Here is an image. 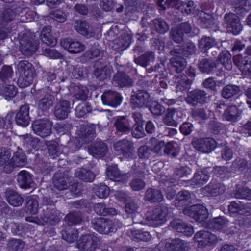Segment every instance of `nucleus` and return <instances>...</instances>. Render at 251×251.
Returning a JSON list of instances; mask_svg holds the SVG:
<instances>
[{
    "label": "nucleus",
    "mask_w": 251,
    "mask_h": 251,
    "mask_svg": "<svg viewBox=\"0 0 251 251\" xmlns=\"http://www.w3.org/2000/svg\"><path fill=\"white\" fill-rule=\"evenodd\" d=\"M170 226L176 232L182 233L187 236H191L194 233L192 226L180 219L173 220L170 223Z\"/></svg>",
    "instance_id": "24"
},
{
    "label": "nucleus",
    "mask_w": 251,
    "mask_h": 251,
    "mask_svg": "<svg viewBox=\"0 0 251 251\" xmlns=\"http://www.w3.org/2000/svg\"><path fill=\"white\" fill-rule=\"evenodd\" d=\"M233 61L243 74H251V57L244 53L238 54L233 56Z\"/></svg>",
    "instance_id": "16"
},
{
    "label": "nucleus",
    "mask_w": 251,
    "mask_h": 251,
    "mask_svg": "<svg viewBox=\"0 0 251 251\" xmlns=\"http://www.w3.org/2000/svg\"><path fill=\"white\" fill-rule=\"evenodd\" d=\"M83 219V215L82 211L74 210L67 214L64 219L68 225L73 226L80 224Z\"/></svg>",
    "instance_id": "44"
},
{
    "label": "nucleus",
    "mask_w": 251,
    "mask_h": 251,
    "mask_svg": "<svg viewBox=\"0 0 251 251\" xmlns=\"http://www.w3.org/2000/svg\"><path fill=\"white\" fill-rule=\"evenodd\" d=\"M114 150L122 154L125 158L131 159L135 153L133 143L126 139L115 142L113 145Z\"/></svg>",
    "instance_id": "12"
},
{
    "label": "nucleus",
    "mask_w": 251,
    "mask_h": 251,
    "mask_svg": "<svg viewBox=\"0 0 251 251\" xmlns=\"http://www.w3.org/2000/svg\"><path fill=\"white\" fill-rule=\"evenodd\" d=\"M52 183L54 188L59 191L66 189L68 187V180L63 173L56 172L52 177Z\"/></svg>",
    "instance_id": "38"
},
{
    "label": "nucleus",
    "mask_w": 251,
    "mask_h": 251,
    "mask_svg": "<svg viewBox=\"0 0 251 251\" xmlns=\"http://www.w3.org/2000/svg\"><path fill=\"white\" fill-rule=\"evenodd\" d=\"M233 197L236 199L251 200V190L247 187H237L233 193Z\"/></svg>",
    "instance_id": "54"
},
{
    "label": "nucleus",
    "mask_w": 251,
    "mask_h": 251,
    "mask_svg": "<svg viewBox=\"0 0 251 251\" xmlns=\"http://www.w3.org/2000/svg\"><path fill=\"white\" fill-rule=\"evenodd\" d=\"M228 220L223 216L215 217L208 223L210 228L215 230H220L226 226Z\"/></svg>",
    "instance_id": "50"
},
{
    "label": "nucleus",
    "mask_w": 251,
    "mask_h": 251,
    "mask_svg": "<svg viewBox=\"0 0 251 251\" xmlns=\"http://www.w3.org/2000/svg\"><path fill=\"white\" fill-rule=\"evenodd\" d=\"M131 120L127 116H118L114 120V126L116 131L123 134H128L131 131Z\"/></svg>",
    "instance_id": "23"
},
{
    "label": "nucleus",
    "mask_w": 251,
    "mask_h": 251,
    "mask_svg": "<svg viewBox=\"0 0 251 251\" xmlns=\"http://www.w3.org/2000/svg\"><path fill=\"white\" fill-rule=\"evenodd\" d=\"M72 109L71 102L66 100H60L54 107V115L59 120L66 119Z\"/></svg>",
    "instance_id": "17"
},
{
    "label": "nucleus",
    "mask_w": 251,
    "mask_h": 251,
    "mask_svg": "<svg viewBox=\"0 0 251 251\" xmlns=\"http://www.w3.org/2000/svg\"><path fill=\"white\" fill-rule=\"evenodd\" d=\"M191 195L188 191L183 190L179 192L174 201L175 205L177 207H181L188 205L191 203Z\"/></svg>",
    "instance_id": "35"
},
{
    "label": "nucleus",
    "mask_w": 251,
    "mask_h": 251,
    "mask_svg": "<svg viewBox=\"0 0 251 251\" xmlns=\"http://www.w3.org/2000/svg\"><path fill=\"white\" fill-rule=\"evenodd\" d=\"M42 201L40 208L42 212L47 211L49 209L55 208V202L51 199L47 194L42 193L41 196H38Z\"/></svg>",
    "instance_id": "53"
},
{
    "label": "nucleus",
    "mask_w": 251,
    "mask_h": 251,
    "mask_svg": "<svg viewBox=\"0 0 251 251\" xmlns=\"http://www.w3.org/2000/svg\"><path fill=\"white\" fill-rule=\"evenodd\" d=\"M74 27L79 33L87 38H90L95 36L93 28L86 21H75L74 24Z\"/></svg>",
    "instance_id": "27"
},
{
    "label": "nucleus",
    "mask_w": 251,
    "mask_h": 251,
    "mask_svg": "<svg viewBox=\"0 0 251 251\" xmlns=\"http://www.w3.org/2000/svg\"><path fill=\"white\" fill-rule=\"evenodd\" d=\"M71 208L75 209H85L86 211L89 212L91 210V204L86 199H80L70 203Z\"/></svg>",
    "instance_id": "61"
},
{
    "label": "nucleus",
    "mask_w": 251,
    "mask_h": 251,
    "mask_svg": "<svg viewBox=\"0 0 251 251\" xmlns=\"http://www.w3.org/2000/svg\"><path fill=\"white\" fill-rule=\"evenodd\" d=\"M50 31V26L44 27L41 32L40 39L47 45L53 47L56 44L57 40L51 35Z\"/></svg>",
    "instance_id": "46"
},
{
    "label": "nucleus",
    "mask_w": 251,
    "mask_h": 251,
    "mask_svg": "<svg viewBox=\"0 0 251 251\" xmlns=\"http://www.w3.org/2000/svg\"><path fill=\"white\" fill-rule=\"evenodd\" d=\"M52 122L47 118L36 120L32 125L34 132L43 138L47 137L52 133Z\"/></svg>",
    "instance_id": "7"
},
{
    "label": "nucleus",
    "mask_w": 251,
    "mask_h": 251,
    "mask_svg": "<svg viewBox=\"0 0 251 251\" xmlns=\"http://www.w3.org/2000/svg\"><path fill=\"white\" fill-rule=\"evenodd\" d=\"M27 162V159L25 153L22 149L18 147L8 163L4 166L3 171L6 173H10L14 168L24 166Z\"/></svg>",
    "instance_id": "6"
},
{
    "label": "nucleus",
    "mask_w": 251,
    "mask_h": 251,
    "mask_svg": "<svg viewBox=\"0 0 251 251\" xmlns=\"http://www.w3.org/2000/svg\"><path fill=\"white\" fill-rule=\"evenodd\" d=\"M54 101L55 98L53 95L46 94L37 103L38 115L42 116L48 115L49 110L53 106Z\"/></svg>",
    "instance_id": "20"
},
{
    "label": "nucleus",
    "mask_w": 251,
    "mask_h": 251,
    "mask_svg": "<svg viewBox=\"0 0 251 251\" xmlns=\"http://www.w3.org/2000/svg\"><path fill=\"white\" fill-rule=\"evenodd\" d=\"M165 247L167 251H186L188 250L187 243L179 238L167 242Z\"/></svg>",
    "instance_id": "36"
},
{
    "label": "nucleus",
    "mask_w": 251,
    "mask_h": 251,
    "mask_svg": "<svg viewBox=\"0 0 251 251\" xmlns=\"http://www.w3.org/2000/svg\"><path fill=\"white\" fill-rule=\"evenodd\" d=\"M209 177L207 172L199 171L195 173L191 181L194 185L200 186L206 183L209 180Z\"/></svg>",
    "instance_id": "51"
},
{
    "label": "nucleus",
    "mask_w": 251,
    "mask_h": 251,
    "mask_svg": "<svg viewBox=\"0 0 251 251\" xmlns=\"http://www.w3.org/2000/svg\"><path fill=\"white\" fill-rule=\"evenodd\" d=\"M231 58V55L228 52L224 51L220 53L215 60L217 61V66L220 62L226 69L230 70L232 68Z\"/></svg>",
    "instance_id": "52"
},
{
    "label": "nucleus",
    "mask_w": 251,
    "mask_h": 251,
    "mask_svg": "<svg viewBox=\"0 0 251 251\" xmlns=\"http://www.w3.org/2000/svg\"><path fill=\"white\" fill-rule=\"evenodd\" d=\"M75 176L87 182H93L95 178V175L92 171L83 168L77 169L75 172Z\"/></svg>",
    "instance_id": "42"
},
{
    "label": "nucleus",
    "mask_w": 251,
    "mask_h": 251,
    "mask_svg": "<svg viewBox=\"0 0 251 251\" xmlns=\"http://www.w3.org/2000/svg\"><path fill=\"white\" fill-rule=\"evenodd\" d=\"M191 115L193 118H198L202 120H206L210 117V111L207 108H204L193 109Z\"/></svg>",
    "instance_id": "60"
},
{
    "label": "nucleus",
    "mask_w": 251,
    "mask_h": 251,
    "mask_svg": "<svg viewBox=\"0 0 251 251\" xmlns=\"http://www.w3.org/2000/svg\"><path fill=\"white\" fill-rule=\"evenodd\" d=\"M20 50L22 53L27 56L32 55L38 47L37 41L27 34H23L19 39Z\"/></svg>",
    "instance_id": "8"
},
{
    "label": "nucleus",
    "mask_w": 251,
    "mask_h": 251,
    "mask_svg": "<svg viewBox=\"0 0 251 251\" xmlns=\"http://www.w3.org/2000/svg\"><path fill=\"white\" fill-rule=\"evenodd\" d=\"M239 116L240 113L237 107L233 105L227 107L223 114L224 119L231 122L237 121Z\"/></svg>",
    "instance_id": "47"
},
{
    "label": "nucleus",
    "mask_w": 251,
    "mask_h": 251,
    "mask_svg": "<svg viewBox=\"0 0 251 251\" xmlns=\"http://www.w3.org/2000/svg\"><path fill=\"white\" fill-rule=\"evenodd\" d=\"M131 40V36L128 34H122L120 38L115 41V44L117 45L116 48L121 50H125L130 45Z\"/></svg>",
    "instance_id": "55"
},
{
    "label": "nucleus",
    "mask_w": 251,
    "mask_h": 251,
    "mask_svg": "<svg viewBox=\"0 0 251 251\" xmlns=\"http://www.w3.org/2000/svg\"><path fill=\"white\" fill-rule=\"evenodd\" d=\"M152 29L158 34H165L170 29L169 24L162 18H156L152 21Z\"/></svg>",
    "instance_id": "41"
},
{
    "label": "nucleus",
    "mask_w": 251,
    "mask_h": 251,
    "mask_svg": "<svg viewBox=\"0 0 251 251\" xmlns=\"http://www.w3.org/2000/svg\"><path fill=\"white\" fill-rule=\"evenodd\" d=\"M183 213L198 222L204 221L208 218L207 209L201 205H193L184 208Z\"/></svg>",
    "instance_id": "13"
},
{
    "label": "nucleus",
    "mask_w": 251,
    "mask_h": 251,
    "mask_svg": "<svg viewBox=\"0 0 251 251\" xmlns=\"http://www.w3.org/2000/svg\"><path fill=\"white\" fill-rule=\"evenodd\" d=\"M99 245L98 238L89 234L81 236L76 243L77 247L83 251H95Z\"/></svg>",
    "instance_id": "10"
},
{
    "label": "nucleus",
    "mask_w": 251,
    "mask_h": 251,
    "mask_svg": "<svg viewBox=\"0 0 251 251\" xmlns=\"http://www.w3.org/2000/svg\"><path fill=\"white\" fill-rule=\"evenodd\" d=\"M192 144L195 149L205 153L211 152L217 145L215 140L210 138H194Z\"/></svg>",
    "instance_id": "11"
},
{
    "label": "nucleus",
    "mask_w": 251,
    "mask_h": 251,
    "mask_svg": "<svg viewBox=\"0 0 251 251\" xmlns=\"http://www.w3.org/2000/svg\"><path fill=\"white\" fill-rule=\"evenodd\" d=\"M205 190L213 196L222 194L225 191V186L220 183L213 181L204 187Z\"/></svg>",
    "instance_id": "45"
},
{
    "label": "nucleus",
    "mask_w": 251,
    "mask_h": 251,
    "mask_svg": "<svg viewBox=\"0 0 251 251\" xmlns=\"http://www.w3.org/2000/svg\"><path fill=\"white\" fill-rule=\"evenodd\" d=\"M40 218L43 222L52 225H55L60 221V218L55 208L42 212L40 213Z\"/></svg>",
    "instance_id": "32"
},
{
    "label": "nucleus",
    "mask_w": 251,
    "mask_h": 251,
    "mask_svg": "<svg viewBox=\"0 0 251 251\" xmlns=\"http://www.w3.org/2000/svg\"><path fill=\"white\" fill-rule=\"evenodd\" d=\"M101 99L103 104L117 107L122 103L123 97L120 93L109 90L103 93Z\"/></svg>",
    "instance_id": "18"
},
{
    "label": "nucleus",
    "mask_w": 251,
    "mask_h": 251,
    "mask_svg": "<svg viewBox=\"0 0 251 251\" xmlns=\"http://www.w3.org/2000/svg\"><path fill=\"white\" fill-rule=\"evenodd\" d=\"M94 75L99 81H104L110 78L111 74L110 67L101 62L97 61L94 65Z\"/></svg>",
    "instance_id": "22"
},
{
    "label": "nucleus",
    "mask_w": 251,
    "mask_h": 251,
    "mask_svg": "<svg viewBox=\"0 0 251 251\" xmlns=\"http://www.w3.org/2000/svg\"><path fill=\"white\" fill-rule=\"evenodd\" d=\"M92 110V107L88 103H82L76 106L75 113L77 117L81 118L91 112Z\"/></svg>",
    "instance_id": "58"
},
{
    "label": "nucleus",
    "mask_w": 251,
    "mask_h": 251,
    "mask_svg": "<svg viewBox=\"0 0 251 251\" xmlns=\"http://www.w3.org/2000/svg\"><path fill=\"white\" fill-rule=\"evenodd\" d=\"M19 74L17 84L21 88L29 86L36 76V71L33 65L26 60L20 61L17 65Z\"/></svg>",
    "instance_id": "1"
},
{
    "label": "nucleus",
    "mask_w": 251,
    "mask_h": 251,
    "mask_svg": "<svg viewBox=\"0 0 251 251\" xmlns=\"http://www.w3.org/2000/svg\"><path fill=\"white\" fill-rule=\"evenodd\" d=\"M194 239L198 243V246L201 248L215 244L218 240L216 235L205 230L197 232L194 237Z\"/></svg>",
    "instance_id": "15"
},
{
    "label": "nucleus",
    "mask_w": 251,
    "mask_h": 251,
    "mask_svg": "<svg viewBox=\"0 0 251 251\" xmlns=\"http://www.w3.org/2000/svg\"><path fill=\"white\" fill-rule=\"evenodd\" d=\"M218 43L216 39L210 36H204L199 40L198 46L200 51L207 56L215 57L219 52Z\"/></svg>",
    "instance_id": "4"
},
{
    "label": "nucleus",
    "mask_w": 251,
    "mask_h": 251,
    "mask_svg": "<svg viewBox=\"0 0 251 251\" xmlns=\"http://www.w3.org/2000/svg\"><path fill=\"white\" fill-rule=\"evenodd\" d=\"M154 60V52L151 51L146 52L138 57H135L134 61L137 65L146 68L147 66H149L151 62H153Z\"/></svg>",
    "instance_id": "39"
},
{
    "label": "nucleus",
    "mask_w": 251,
    "mask_h": 251,
    "mask_svg": "<svg viewBox=\"0 0 251 251\" xmlns=\"http://www.w3.org/2000/svg\"><path fill=\"white\" fill-rule=\"evenodd\" d=\"M5 197L8 203L15 207L21 206L24 202L23 198L16 191L12 189L6 190Z\"/></svg>",
    "instance_id": "37"
},
{
    "label": "nucleus",
    "mask_w": 251,
    "mask_h": 251,
    "mask_svg": "<svg viewBox=\"0 0 251 251\" xmlns=\"http://www.w3.org/2000/svg\"><path fill=\"white\" fill-rule=\"evenodd\" d=\"M144 199L150 202L156 203L162 201L164 197L160 190L150 188L145 192Z\"/></svg>",
    "instance_id": "34"
},
{
    "label": "nucleus",
    "mask_w": 251,
    "mask_h": 251,
    "mask_svg": "<svg viewBox=\"0 0 251 251\" xmlns=\"http://www.w3.org/2000/svg\"><path fill=\"white\" fill-rule=\"evenodd\" d=\"M93 210L97 215L102 216L115 215L117 213L115 208L109 207L104 203H95L93 206Z\"/></svg>",
    "instance_id": "40"
},
{
    "label": "nucleus",
    "mask_w": 251,
    "mask_h": 251,
    "mask_svg": "<svg viewBox=\"0 0 251 251\" xmlns=\"http://www.w3.org/2000/svg\"><path fill=\"white\" fill-rule=\"evenodd\" d=\"M150 94L144 90H133L131 95L130 103L134 108H141L148 105Z\"/></svg>",
    "instance_id": "14"
},
{
    "label": "nucleus",
    "mask_w": 251,
    "mask_h": 251,
    "mask_svg": "<svg viewBox=\"0 0 251 251\" xmlns=\"http://www.w3.org/2000/svg\"><path fill=\"white\" fill-rule=\"evenodd\" d=\"M208 98V94L206 91L196 89L188 93L185 100L187 104L196 107L199 104H204L207 103Z\"/></svg>",
    "instance_id": "9"
},
{
    "label": "nucleus",
    "mask_w": 251,
    "mask_h": 251,
    "mask_svg": "<svg viewBox=\"0 0 251 251\" xmlns=\"http://www.w3.org/2000/svg\"><path fill=\"white\" fill-rule=\"evenodd\" d=\"M107 145L102 141L94 143L88 147V151L95 158H101L105 156L108 151Z\"/></svg>",
    "instance_id": "28"
},
{
    "label": "nucleus",
    "mask_w": 251,
    "mask_h": 251,
    "mask_svg": "<svg viewBox=\"0 0 251 251\" xmlns=\"http://www.w3.org/2000/svg\"><path fill=\"white\" fill-rule=\"evenodd\" d=\"M212 56L208 58L199 59L197 64L199 71L202 74L209 75L212 74L217 68V61L213 59Z\"/></svg>",
    "instance_id": "21"
},
{
    "label": "nucleus",
    "mask_w": 251,
    "mask_h": 251,
    "mask_svg": "<svg viewBox=\"0 0 251 251\" xmlns=\"http://www.w3.org/2000/svg\"><path fill=\"white\" fill-rule=\"evenodd\" d=\"M17 181L19 186L23 189H27L31 187L33 183L32 176L25 170L19 172L17 176Z\"/></svg>",
    "instance_id": "31"
},
{
    "label": "nucleus",
    "mask_w": 251,
    "mask_h": 251,
    "mask_svg": "<svg viewBox=\"0 0 251 251\" xmlns=\"http://www.w3.org/2000/svg\"><path fill=\"white\" fill-rule=\"evenodd\" d=\"M39 207L38 202L34 197H31L27 201L25 210L26 213L35 214L38 211Z\"/></svg>",
    "instance_id": "64"
},
{
    "label": "nucleus",
    "mask_w": 251,
    "mask_h": 251,
    "mask_svg": "<svg viewBox=\"0 0 251 251\" xmlns=\"http://www.w3.org/2000/svg\"><path fill=\"white\" fill-rule=\"evenodd\" d=\"M61 46L71 53H78L84 50V45L78 41L67 38L61 41Z\"/></svg>",
    "instance_id": "29"
},
{
    "label": "nucleus",
    "mask_w": 251,
    "mask_h": 251,
    "mask_svg": "<svg viewBox=\"0 0 251 251\" xmlns=\"http://www.w3.org/2000/svg\"><path fill=\"white\" fill-rule=\"evenodd\" d=\"M232 168L244 174H249L251 173V162L244 158H237L232 162Z\"/></svg>",
    "instance_id": "33"
},
{
    "label": "nucleus",
    "mask_w": 251,
    "mask_h": 251,
    "mask_svg": "<svg viewBox=\"0 0 251 251\" xmlns=\"http://www.w3.org/2000/svg\"><path fill=\"white\" fill-rule=\"evenodd\" d=\"M169 34L170 38L176 43H181L184 40V34L178 28L177 26L172 27L170 31Z\"/></svg>",
    "instance_id": "62"
},
{
    "label": "nucleus",
    "mask_w": 251,
    "mask_h": 251,
    "mask_svg": "<svg viewBox=\"0 0 251 251\" xmlns=\"http://www.w3.org/2000/svg\"><path fill=\"white\" fill-rule=\"evenodd\" d=\"M49 155L52 158H55L61 154L62 151L58 144L54 141H50L47 144Z\"/></svg>",
    "instance_id": "57"
},
{
    "label": "nucleus",
    "mask_w": 251,
    "mask_h": 251,
    "mask_svg": "<svg viewBox=\"0 0 251 251\" xmlns=\"http://www.w3.org/2000/svg\"><path fill=\"white\" fill-rule=\"evenodd\" d=\"M7 245L10 251H23L25 243L21 239H12L9 240Z\"/></svg>",
    "instance_id": "59"
},
{
    "label": "nucleus",
    "mask_w": 251,
    "mask_h": 251,
    "mask_svg": "<svg viewBox=\"0 0 251 251\" xmlns=\"http://www.w3.org/2000/svg\"><path fill=\"white\" fill-rule=\"evenodd\" d=\"M181 113L174 108H168L162 118L163 122L166 125L176 127L180 119Z\"/></svg>",
    "instance_id": "26"
},
{
    "label": "nucleus",
    "mask_w": 251,
    "mask_h": 251,
    "mask_svg": "<svg viewBox=\"0 0 251 251\" xmlns=\"http://www.w3.org/2000/svg\"><path fill=\"white\" fill-rule=\"evenodd\" d=\"M76 134L79 142L82 145L93 140L95 133L93 126L81 125L78 127Z\"/></svg>",
    "instance_id": "19"
},
{
    "label": "nucleus",
    "mask_w": 251,
    "mask_h": 251,
    "mask_svg": "<svg viewBox=\"0 0 251 251\" xmlns=\"http://www.w3.org/2000/svg\"><path fill=\"white\" fill-rule=\"evenodd\" d=\"M171 70L176 73H181L186 68L187 61L183 57H172L170 59Z\"/></svg>",
    "instance_id": "43"
},
{
    "label": "nucleus",
    "mask_w": 251,
    "mask_h": 251,
    "mask_svg": "<svg viewBox=\"0 0 251 251\" xmlns=\"http://www.w3.org/2000/svg\"><path fill=\"white\" fill-rule=\"evenodd\" d=\"M16 124L22 127L27 126L30 120L29 116V107L28 105H23L14 116Z\"/></svg>",
    "instance_id": "25"
},
{
    "label": "nucleus",
    "mask_w": 251,
    "mask_h": 251,
    "mask_svg": "<svg viewBox=\"0 0 251 251\" xmlns=\"http://www.w3.org/2000/svg\"><path fill=\"white\" fill-rule=\"evenodd\" d=\"M93 228L102 234L108 235L115 233L117 230L115 223L109 219L102 217H95L91 220Z\"/></svg>",
    "instance_id": "3"
},
{
    "label": "nucleus",
    "mask_w": 251,
    "mask_h": 251,
    "mask_svg": "<svg viewBox=\"0 0 251 251\" xmlns=\"http://www.w3.org/2000/svg\"><path fill=\"white\" fill-rule=\"evenodd\" d=\"M169 213V207L164 204H161L149 212L146 219L150 226L157 227L166 221V216Z\"/></svg>",
    "instance_id": "2"
},
{
    "label": "nucleus",
    "mask_w": 251,
    "mask_h": 251,
    "mask_svg": "<svg viewBox=\"0 0 251 251\" xmlns=\"http://www.w3.org/2000/svg\"><path fill=\"white\" fill-rule=\"evenodd\" d=\"M74 93L76 99L85 101L88 98L89 90L85 86L77 85L75 87Z\"/></svg>",
    "instance_id": "56"
},
{
    "label": "nucleus",
    "mask_w": 251,
    "mask_h": 251,
    "mask_svg": "<svg viewBox=\"0 0 251 251\" xmlns=\"http://www.w3.org/2000/svg\"><path fill=\"white\" fill-rule=\"evenodd\" d=\"M182 55L186 57L196 53L197 48L192 42H187L181 46Z\"/></svg>",
    "instance_id": "63"
},
{
    "label": "nucleus",
    "mask_w": 251,
    "mask_h": 251,
    "mask_svg": "<svg viewBox=\"0 0 251 251\" xmlns=\"http://www.w3.org/2000/svg\"><path fill=\"white\" fill-rule=\"evenodd\" d=\"M234 11L237 14L244 15L251 9L248 0H233Z\"/></svg>",
    "instance_id": "49"
},
{
    "label": "nucleus",
    "mask_w": 251,
    "mask_h": 251,
    "mask_svg": "<svg viewBox=\"0 0 251 251\" xmlns=\"http://www.w3.org/2000/svg\"><path fill=\"white\" fill-rule=\"evenodd\" d=\"M113 80L121 88L132 87L134 83L132 79L124 72L118 71L114 75Z\"/></svg>",
    "instance_id": "30"
},
{
    "label": "nucleus",
    "mask_w": 251,
    "mask_h": 251,
    "mask_svg": "<svg viewBox=\"0 0 251 251\" xmlns=\"http://www.w3.org/2000/svg\"><path fill=\"white\" fill-rule=\"evenodd\" d=\"M223 25L228 32L233 35H238L242 31L243 26L238 16L233 13H228L225 15L223 19Z\"/></svg>",
    "instance_id": "5"
},
{
    "label": "nucleus",
    "mask_w": 251,
    "mask_h": 251,
    "mask_svg": "<svg viewBox=\"0 0 251 251\" xmlns=\"http://www.w3.org/2000/svg\"><path fill=\"white\" fill-rule=\"evenodd\" d=\"M241 91L240 87L236 85L227 84L224 86L221 91L223 98L229 99L234 96L238 95Z\"/></svg>",
    "instance_id": "48"
}]
</instances>
